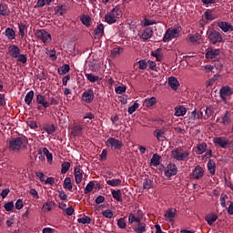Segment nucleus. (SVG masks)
<instances>
[{
	"instance_id": "f257e3e1",
	"label": "nucleus",
	"mask_w": 233,
	"mask_h": 233,
	"mask_svg": "<svg viewBox=\"0 0 233 233\" xmlns=\"http://www.w3.org/2000/svg\"><path fill=\"white\" fill-rule=\"evenodd\" d=\"M8 147L11 152H23L28 147V139L25 137L12 138Z\"/></svg>"
},
{
	"instance_id": "f03ea898",
	"label": "nucleus",
	"mask_w": 233,
	"mask_h": 233,
	"mask_svg": "<svg viewBox=\"0 0 233 233\" xmlns=\"http://www.w3.org/2000/svg\"><path fill=\"white\" fill-rule=\"evenodd\" d=\"M123 12H125V7L123 5H116L105 15L106 23H107V25H114L115 23H117V20L123 17Z\"/></svg>"
},
{
	"instance_id": "7ed1b4c3",
	"label": "nucleus",
	"mask_w": 233,
	"mask_h": 233,
	"mask_svg": "<svg viewBox=\"0 0 233 233\" xmlns=\"http://www.w3.org/2000/svg\"><path fill=\"white\" fill-rule=\"evenodd\" d=\"M189 156L190 152L183 150L181 148H176L171 151V157L177 159V161H187Z\"/></svg>"
},
{
	"instance_id": "20e7f679",
	"label": "nucleus",
	"mask_w": 233,
	"mask_h": 233,
	"mask_svg": "<svg viewBox=\"0 0 233 233\" xmlns=\"http://www.w3.org/2000/svg\"><path fill=\"white\" fill-rule=\"evenodd\" d=\"M179 27H170L168 28L163 37V42L164 43H170L172 39H176V37H179Z\"/></svg>"
},
{
	"instance_id": "39448f33",
	"label": "nucleus",
	"mask_w": 233,
	"mask_h": 233,
	"mask_svg": "<svg viewBox=\"0 0 233 233\" xmlns=\"http://www.w3.org/2000/svg\"><path fill=\"white\" fill-rule=\"evenodd\" d=\"M106 147L111 148L112 150H121L123 148V142L115 137H109L106 141Z\"/></svg>"
},
{
	"instance_id": "423d86ee",
	"label": "nucleus",
	"mask_w": 233,
	"mask_h": 233,
	"mask_svg": "<svg viewBox=\"0 0 233 233\" xmlns=\"http://www.w3.org/2000/svg\"><path fill=\"white\" fill-rule=\"evenodd\" d=\"M208 37L209 41H211L212 45H216V43H221V41H223V36H221V34L212 29L208 31Z\"/></svg>"
},
{
	"instance_id": "0eeeda50",
	"label": "nucleus",
	"mask_w": 233,
	"mask_h": 233,
	"mask_svg": "<svg viewBox=\"0 0 233 233\" xmlns=\"http://www.w3.org/2000/svg\"><path fill=\"white\" fill-rule=\"evenodd\" d=\"M35 35L38 39H40L44 43H50V41H52V35H50V33L46 32V30L45 29H40L36 31Z\"/></svg>"
},
{
	"instance_id": "6e6552de",
	"label": "nucleus",
	"mask_w": 233,
	"mask_h": 233,
	"mask_svg": "<svg viewBox=\"0 0 233 233\" xmlns=\"http://www.w3.org/2000/svg\"><path fill=\"white\" fill-rule=\"evenodd\" d=\"M213 143L220 148H227L230 145V141L225 137H218L213 138Z\"/></svg>"
},
{
	"instance_id": "1a4fd4ad",
	"label": "nucleus",
	"mask_w": 233,
	"mask_h": 233,
	"mask_svg": "<svg viewBox=\"0 0 233 233\" xmlns=\"http://www.w3.org/2000/svg\"><path fill=\"white\" fill-rule=\"evenodd\" d=\"M152 35H154V30H152V27H147L138 34V37L144 41H148Z\"/></svg>"
},
{
	"instance_id": "9d476101",
	"label": "nucleus",
	"mask_w": 233,
	"mask_h": 233,
	"mask_svg": "<svg viewBox=\"0 0 233 233\" xmlns=\"http://www.w3.org/2000/svg\"><path fill=\"white\" fill-rule=\"evenodd\" d=\"M205 176V170L200 166L195 167L191 173L192 179H201Z\"/></svg>"
},
{
	"instance_id": "9b49d317",
	"label": "nucleus",
	"mask_w": 233,
	"mask_h": 233,
	"mask_svg": "<svg viewBox=\"0 0 233 233\" xmlns=\"http://www.w3.org/2000/svg\"><path fill=\"white\" fill-rule=\"evenodd\" d=\"M177 174V167L176 164H168L165 169L166 177H172Z\"/></svg>"
},
{
	"instance_id": "f8f14e48",
	"label": "nucleus",
	"mask_w": 233,
	"mask_h": 233,
	"mask_svg": "<svg viewBox=\"0 0 233 233\" xmlns=\"http://www.w3.org/2000/svg\"><path fill=\"white\" fill-rule=\"evenodd\" d=\"M233 94V89L230 86H226L220 89V97L223 101H227V97H230Z\"/></svg>"
},
{
	"instance_id": "ddd939ff",
	"label": "nucleus",
	"mask_w": 233,
	"mask_h": 233,
	"mask_svg": "<svg viewBox=\"0 0 233 233\" xmlns=\"http://www.w3.org/2000/svg\"><path fill=\"white\" fill-rule=\"evenodd\" d=\"M20 54H21V49H19V46H14V45L8 46V55L10 56V57H13L14 59H17Z\"/></svg>"
},
{
	"instance_id": "4468645a",
	"label": "nucleus",
	"mask_w": 233,
	"mask_h": 233,
	"mask_svg": "<svg viewBox=\"0 0 233 233\" xmlns=\"http://www.w3.org/2000/svg\"><path fill=\"white\" fill-rule=\"evenodd\" d=\"M82 100L85 103H92L94 101V90L87 89L82 94Z\"/></svg>"
},
{
	"instance_id": "2eb2a0df",
	"label": "nucleus",
	"mask_w": 233,
	"mask_h": 233,
	"mask_svg": "<svg viewBox=\"0 0 233 233\" xmlns=\"http://www.w3.org/2000/svg\"><path fill=\"white\" fill-rule=\"evenodd\" d=\"M176 209L169 208L166 211L164 218L166 221H169V223H174V218H176Z\"/></svg>"
},
{
	"instance_id": "dca6fc26",
	"label": "nucleus",
	"mask_w": 233,
	"mask_h": 233,
	"mask_svg": "<svg viewBox=\"0 0 233 233\" xmlns=\"http://www.w3.org/2000/svg\"><path fill=\"white\" fill-rule=\"evenodd\" d=\"M55 206H56L55 201L48 200L46 203H44V205L42 207V212L44 214H48V212H52Z\"/></svg>"
},
{
	"instance_id": "f3484780",
	"label": "nucleus",
	"mask_w": 233,
	"mask_h": 233,
	"mask_svg": "<svg viewBox=\"0 0 233 233\" xmlns=\"http://www.w3.org/2000/svg\"><path fill=\"white\" fill-rule=\"evenodd\" d=\"M221 54V51L219 49H208L206 57L207 59H216Z\"/></svg>"
},
{
	"instance_id": "a211bd4d",
	"label": "nucleus",
	"mask_w": 233,
	"mask_h": 233,
	"mask_svg": "<svg viewBox=\"0 0 233 233\" xmlns=\"http://www.w3.org/2000/svg\"><path fill=\"white\" fill-rule=\"evenodd\" d=\"M74 176H75L76 185H79L81 181H83V171H81L79 167H75Z\"/></svg>"
},
{
	"instance_id": "6ab92c4d",
	"label": "nucleus",
	"mask_w": 233,
	"mask_h": 233,
	"mask_svg": "<svg viewBox=\"0 0 233 233\" xmlns=\"http://www.w3.org/2000/svg\"><path fill=\"white\" fill-rule=\"evenodd\" d=\"M167 85L172 88L173 90H177L179 88V81L177 80L176 77L170 76L167 79Z\"/></svg>"
},
{
	"instance_id": "aec40b11",
	"label": "nucleus",
	"mask_w": 233,
	"mask_h": 233,
	"mask_svg": "<svg viewBox=\"0 0 233 233\" xmlns=\"http://www.w3.org/2000/svg\"><path fill=\"white\" fill-rule=\"evenodd\" d=\"M36 102L38 105H42L44 108H48L50 106V103L46 101V98L43 95L36 96Z\"/></svg>"
},
{
	"instance_id": "412c9836",
	"label": "nucleus",
	"mask_w": 233,
	"mask_h": 233,
	"mask_svg": "<svg viewBox=\"0 0 233 233\" xmlns=\"http://www.w3.org/2000/svg\"><path fill=\"white\" fill-rule=\"evenodd\" d=\"M187 40L189 43H192L193 45H199V41L201 40V35L196 33L194 35H188Z\"/></svg>"
},
{
	"instance_id": "4be33fe9",
	"label": "nucleus",
	"mask_w": 233,
	"mask_h": 233,
	"mask_svg": "<svg viewBox=\"0 0 233 233\" xmlns=\"http://www.w3.org/2000/svg\"><path fill=\"white\" fill-rule=\"evenodd\" d=\"M104 34H105V25L103 24H100L95 29V37L96 39H100V37H103Z\"/></svg>"
},
{
	"instance_id": "5701e85b",
	"label": "nucleus",
	"mask_w": 233,
	"mask_h": 233,
	"mask_svg": "<svg viewBox=\"0 0 233 233\" xmlns=\"http://www.w3.org/2000/svg\"><path fill=\"white\" fill-rule=\"evenodd\" d=\"M218 26L222 29V32H233V26L228 22H220Z\"/></svg>"
},
{
	"instance_id": "b1692460",
	"label": "nucleus",
	"mask_w": 233,
	"mask_h": 233,
	"mask_svg": "<svg viewBox=\"0 0 233 233\" xmlns=\"http://www.w3.org/2000/svg\"><path fill=\"white\" fill-rule=\"evenodd\" d=\"M71 134L72 136H74L75 137L77 136H81V134H83V126L81 125H76L71 128Z\"/></svg>"
},
{
	"instance_id": "393cba45",
	"label": "nucleus",
	"mask_w": 233,
	"mask_h": 233,
	"mask_svg": "<svg viewBox=\"0 0 233 233\" xmlns=\"http://www.w3.org/2000/svg\"><path fill=\"white\" fill-rule=\"evenodd\" d=\"M156 103H157L156 96H152L150 98H146L144 100V106L146 108H152V106H154V105H156Z\"/></svg>"
},
{
	"instance_id": "a878e982",
	"label": "nucleus",
	"mask_w": 233,
	"mask_h": 233,
	"mask_svg": "<svg viewBox=\"0 0 233 233\" xmlns=\"http://www.w3.org/2000/svg\"><path fill=\"white\" fill-rule=\"evenodd\" d=\"M187 114V108L183 106H178L175 107V116L176 117H181Z\"/></svg>"
},
{
	"instance_id": "bb28decb",
	"label": "nucleus",
	"mask_w": 233,
	"mask_h": 233,
	"mask_svg": "<svg viewBox=\"0 0 233 233\" xmlns=\"http://www.w3.org/2000/svg\"><path fill=\"white\" fill-rule=\"evenodd\" d=\"M134 230L136 233H144L147 232V224L138 222L137 226H135Z\"/></svg>"
},
{
	"instance_id": "cd10ccee",
	"label": "nucleus",
	"mask_w": 233,
	"mask_h": 233,
	"mask_svg": "<svg viewBox=\"0 0 233 233\" xmlns=\"http://www.w3.org/2000/svg\"><path fill=\"white\" fill-rule=\"evenodd\" d=\"M208 170L209 174H211V176H214V174H216V162H214V160L209 159L208 161Z\"/></svg>"
},
{
	"instance_id": "c85d7f7f",
	"label": "nucleus",
	"mask_w": 233,
	"mask_h": 233,
	"mask_svg": "<svg viewBox=\"0 0 233 233\" xmlns=\"http://www.w3.org/2000/svg\"><path fill=\"white\" fill-rule=\"evenodd\" d=\"M160 163H161V157H159V155L157 154H154L150 161V166L158 167Z\"/></svg>"
},
{
	"instance_id": "c756f323",
	"label": "nucleus",
	"mask_w": 233,
	"mask_h": 233,
	"mask_svg": "<svg viewBox=\"0 0 233 233\" xmlns=\"http://www.w3.org/2000/svg\"><path fill=\"white\" fill-rule=\"evenodd\" d=\"M111 195L113 196L114 199H116V201H118V202L123 201V195L121 194L120 189H117V190L113 189L111 191Z\"/></svg>"
},
{
	"instance_id": "7c9ffc66",
	"label": "nucleus",
	"mask_w": 233,
	"mask_h": 233,
	"mask_svg": "<svg viewBox=\"0 0 233 233\" xmlns=\"http://www.w3.org/2000/svg\"><path fill=\"white\" fill-rule=\"evenodd\" d=\"M0 15H10V9L5 4H0Z\"/></svg>"
},
{
	"instance_id": "2f4dec72",
	"label": "nucleus",
	"mask_w": 233,
	"mask_h": 233,
	"mask_svg": "<svg viewBox=\"0 0 233 233\" xmlns=\"http://www.w3.org/2000/svg\"><path fill=\"white\" fill-rule=\"evenodd\" d=\"M205 219H206L208 225H213V223H215V221L218 219V215H216V214L207 215Z\"/></svg>"
},
{
	"instance_id": "473e14b6",
	"label": "nucleus",
	"mask_w": 233,
	"mask_h": 233,
	"mask_svg": "<svg viewBox=\"0 0 233 233\" xmlns=\"http://www.w3.org/2000/svg\"><path fill=\"white\" fill-rule=\"evenodd\" d=\"M68 72H70V66L68 64H65L58 68V74L60 76H65V74H68Z\"/></svg>"
},
{
	"instance_id": "72a5a7b5",
	"label": "nucleus",
	"mask_w": 233,
	"mask_h": 233,
	"mask_svg": "<svg viewBox=\"0 0 233 233\" xmlns=\"http://www.w3.org/2000/svg\"><path fill=\"white\" fill-rule=\"evenodd\" d=\"M42 152L46 156L48 163H52V161H54V156L52 155V153H50L48 148L43 147Z\"/></svg>"
},
{
	"instance_id": "f704fd0d",
	"label": "nucleus",
	"mask_w": 233,
	"mask_h": 233,
	"mask_svg": "<svg viewBox=\"0 0 233 233\" xmlns=\"http://www.w3.org/2000/svg\"><path fill=\"white\" fill-rule=\"evenodd\" d=\"M106 183L109 187H119V185H121V179L113 178V179L106 180Z\"/></svg>"
},
{
	"instance_id": "c9c22d12",
	"label": "nucleus",
	"mask_w": 233,
	"mask_h": 233,
	"mask_svg": "<svg viewBox=\"0 0 233 233\" xmlns=\"http://www.w3.org/2000/svg\"><path fill=\"white\" fill-rule=\"evenodd\" d=\"M154 136L157 137L158 141H164L165 140V130L157 129L154 131Z\"/></svg>"
},
{
	"instance_id": "e433bc0d",
	"label": "nucleus",
	"mask_w": 233,
	"mask_h": 233,
	"mask_svg": "<svg viewBox=\"0 0 233 233\" xmlns=\"http://www.w3.org/2000/svg\"><path fill=\"white\" fill-rule=\"evenodd\" d=\"M206 151H207V144L206 143H201L197 146V150H196L197 154H198V155L205 154Z\"/></svg>"
},
{
	"instance_id": "4c0bfd02",
	"label": "nucleus",
	"mask_w": 233,
	"mask_h": 233,
	"mask_svg": "<svg viewBox=\"0 0 233 233\" xmlns=\"http://www.w3.org/2000/svg\"><path fill=\"white\" fill-rule=\"evenodd\" d=\"M80 21L82 25H85V26H90V24L92 23V18H90L86 15H84L81 16Z\"/></svg>"
},
{
	"instance_id": "58836bf2",
	"label": "nucleus",
	"mask_w": 233,
	"mask_h": 233,
	"mask_svg": "<svg viewBox=\"0 0 233 233\" xmlns=\"http://www.w3.org/2000/svg\"><path fill=\"white\" fill-rule=\"evenodd\" d=\"M152 187H154V181L146 178L143 182V188L144 190H150V188H152Z\"/></svg>"
},
{
	"instance_id": "ea45409f",
	"label": "nucleus",
	"mask_w": 233,
	"mask_h": 233,
	"mask_svg": "<svg viewBox=\"0 0 233 233\" xmlns=\"http://www.w3.org/2000/svg\"><path fill=\"white\" fill-rule=\"evenodd\" d=\"M5 35L10 40L15 39V31H14V29H12L10 27H7L5 29Z\"/></svg>"
},
{
	"instance_id": "a19ab883",
	"label": "nucleus",
	"mask_w": 233,
	"mask_h": 233,
	"mask_svg": "<svg viewBox=\"0 0 233 233\" xmlns=\"http://www.w3.org/2000/svg\"><path fill=\"white\" fill-rule=\"evenodd\" d=\"M34 99V91H29L25 97V103L26 105H31L32 101Z\"/></svg>"
},
{
	"instance_id": "79ce46f5",
	"label": "nucleus",
	"mask_w": 233,
	"mask_h": 233,
	"mask_svg": "<svg viewBox=\"0 0 233 233\" xmlns=\"http://www.w3.org/2000/svg\"><path fill=\"white\" fill-rule=\"evenodd\" d=\"M64 187L65 188H67V190H70L72 191V178L70 177H66L65 180H64Z\"/></svg>"
},
{
	"instance_id": "37998d69",
	"label": "nucleus",
	"mask_w": 233,
	"mask_h": 233,
	"mask_svg": "<svg viewBox=\"0 0 233 233\" xmlns=\"http://www.w3.org/2000/svg\"><path fill=\"white\" fill-rule=\"evenodd\" d=\"M86 77L87 80L90 81V83H96V81L99 80V76H95L94 74H86Z\"/></svg>"
},
{
	"instance_id": "c03bdc74",
	"label": "nucleus",
	"mask_w": 233,
	"mask_h": 233,
	"mask_svg": "<svg viewBox=\"0 0 233 233\" xmlns=\"http://www.w3.org/2000/svg\"><path fill=\"white\" fill-rule=\"evenodd\" d=\"M94 181H90L86 186V188L84 189L85 194H90V192H92V190H94Z\"/></svg>"
},
{
	"instance_id": "a18cd8bd",
	"label": "nucleus",
	"mask_w": 233,
	"mask_h": 233,
	"mask_svg": "<svg viewBox=\"0 0 233 233\" xmlns=\"http://www.w3.org/2000/svg\"><path fill=\"white\" fill-rule=\"evenodd\" d=\"M102 216H104V218H106L107 219H112V218H114V212L110 209H106L102 211Z\"/></svg>"
},
{
	"instance_id": "49530a36",
	"label": "nucleus",
	"mask_w": 233,
	"mask_h": 233,
	"mask_svg": "<svg viewBox=\"0 0 233 233\" xmlns=\"http://www.w3.org/2000/svg\"><path fill=\"white\" fill-rule=\"evenodd\" d=\"M61 167V174H66V172L70 170V162H64L62 163Z\"/></svg>"
},
{
	"instance_id": "de8ad7c7",
	"label": "nucleus",
	"mask_w": 233,
	"mask_h": 233,
	"mask_svg": "<svg viewBox=\"0 0 233 233\" xmlns=\"http://www.w3.org/2000/svg\"><path fill=\"white\" fill-rule=\"evenodd\" d=\"M19 28V35L21 37H25V30H26V25L25 23H21L18 25Z\"/></svg>"
},
{
	"instance_id": "09e8293b",
	"label": "nucleus",
	"mask_w": 233,
	"mask_h": 233,
	"mask_svg": "<svg viewBox=\"0 0 233 233\" xmlns=\"http://www.w3.org/2000/svg\"><path fill=\"white\" fill-rule=\"evenodd\" d=\"M118 228H127V221L125 220V218H121L117 220L116 223Z\"/></svg>"
},
{
	"instance_id": "8fccbe9b",
	"label": "nucleus",
	"mask_w": 233,
	"mask_h": 233,
	"mask_svg": "<svg viewBox=\"0 0 233 233\" xmlns=\"http://www.w3.org/2000/svg\"><path fill=\"white\" fill-rule=\"evenodd\" d=\"M4 208L6 212H12V210H14V202L10 201L5 203Z\"/></svg>"
},
{
	"instance_id": "3c124183",
	"label": "nucleus",
	"mask_w": 233,
	"mask_h": 233,
	"mask_svg": "<svg viewBox=\"0 0 233 233\" xmlns=\"http://www.w3.org/2000/svg\"><path fill=\"white\" fill-rule=\"evenodd\" d=\"M78 223H81L82 225H88L91 223L92 219L88 217L80 218L77 219Z\"/></svg>"
},
{
	"instance_id": "603ef678",
	"label": "nucleus",
	"mask_w": 233,
	"mask_h": 233,
	"mask_svg": "<svg viewBox=\"0 0 233 233\" xmlns=\"http://www.w3.org/2000/svg\"><path fill=\"white\" fill-rule=\"evenodd\" d=\"M121 50H123L121 47L114 48V49L111 51V57L114 58V57H117V56H120Z\"/></svg>"
},
{
	"instance_id": "864d4df0",
	"label": "nucleus",
	"mask_w": 233,
	"mask_h": 233,
	"mask_svg": "<svg viewBox=\"0 0 233 233\" xmlns=\"http://www.w3.org/2000/svg\"><path fill=\"white\" fill-rule=\"evenodd\" d=\"M191 117L193 119H202L203 118V113L201 111H198V113L196 112V109L191 113Z\"/></svg>"
},
{
	"instance_id": "5fc2aeb1",
	"label": "nucleus",
	"mask_w": 233,
	"mask_h": 233,
	"mask_svg": "<svg viewBox=\"0 0 233 233\" xmlns=\"http://www.w3.org/2000/svg\"><path fill=\"white\" fill-rule=\"evenodd\" d=\"M137 108H139V104L135 103L134 105L128 107L127 112L128 114L132 115L134 112H136V110H137Z\"/></svg>"
},
{
	"instance_id": "6e6d98bb",
	"label": "nucleus",
	"mask_w": 233,
	"mask_h": 233,
	"mask_svg": "<svg viewBox=\"0 0 233 233\" xmlns=\"http://www.w3.org/2000/svg\"><path fill=\"white\" fill-rule=\"evenodd\" d=\"M128 221H129L130 224L141 222V220H139V218H136V216L132 213L129 214Z\"/></svg>"
},
{
	"instance_id": "4d7b16f0",
	"label": "nucleus",
	"mask_w": 233,
	"mask_h": 233,
	"mask_svg": "<svg viewBox=\"0 0 233 233\" xmlns=\"http://www.w3.org/2000/svg\"><path fill=\"white\" fill-rule=\"evenodd\" d=\"M223 125H230V115L228 113H226L225 116L222 118Z\"/></svg>"
},
{
	"instance_id": "13d9d810",
	"label": "nucleus",
	"mask_w": 233,
	"mask_h": 233,
	"mask_svg": "<svg viewBox=\"0 0 233 233\" xmlns=\"http://www.w3.org/2000/svg\"><path fill=\"white\" fill-rule=\"evenodd\" d=\"M16 59L17 61H19V63H23V65H25V63H26L27 61L26 56L21 55V53L18 54V56L16 57Z\"/></svg>"
},
{
	"instance_id": "bf43d9fd",
	"label": "nucleus",
	"mask_w": 233,
	"mask_h": 233,
	"mask_svg": "<svg viewBox=\"0 0 233 233\" xmlns=\"http://www.w3.org/2000/svg\"><path fill=\"white\" fill-rule=\"evenodd\" d=\"M15 207L16 210H21V208H23V207H25V204L23 203V199H18L15 202Z\"/></svg>"
},
{
	"instance_id": "052dcab7",
	"label": "nucleus",
	"mask_w": 233,
	"mask_h": 233,
	"mask_svg": "<svg viewBox=\"0 0 233 233\" xmlns=\"http://www.w3.org/2000/svg\"><path fill=\"white\" fill-rule=\"evenodd\" d=\"M45 130L47 134H54V132H56V127H54V125L47 126L45 127Z\"/></svg>"
},
{
	"instance_id": "680f3d73",
	"label": "nucleus",
	"mask_w": 233,
	"mask_h": 233,
	"mask_svg": "<svg viewBox=\"0 0 233 233\" xmlns=\"http://www.w3.org/2000/svg\"><path fill=\"white\" fill-rule=\"evenodd\" d=\"M27 127H31V128H37V122H35V120H27L26 122Z\"/></svg>"
},
{
	"instance_id": "e2e57ef3",
	"label": "nucleus",
	"mask_w": 233,
	"mask_h": 233,
	"mask_svg": "<svg viewBox=\"0 0 233 233\" xmlns=\"http://www.w3.org/2000/svg\"><path fill=\"white\" fill-rule=\"evenodd\" d=\"M138 64H139V68H140V70H147V61H145V60H140V61L138 62Z\"/></svg>"
},
{
	"instance_id": "0e129e2a",
	"label": "nucleus",
	"mask_w": 233,
	"mask_h": 233,
	"mask_svg": "<svg viewBox=\"0 0 233 233\" xmlns=\"http://www.w3.org/2000/svg\"><path fill=\"white\" fill-rule=\"evenodd\" d=\"M116 94H124V92H127L126 86H117L116 89Z\"/></svg>"
},
{
	"instance_id": "69168bd1",
	"label": "nucleus",
	"mask_w": 233,
	"mask_h": 233,
	"mask_svg": "<svg viewBox=\"0 0 233 233\" xmlns=\"http://www.w3.org/2000/svg\"><path fill=\"white\" fill-rule=\"evenodd\" d=\"M58 196H59L60 199H62L63 201H66V199L67 198L66 193H65V191H63V190L58 191Z\"/></svg>"
},
{
	"instance_id": "338daca9",
	"label": "nucleus",
	"mask_w": 233,
	"mask_h": 233,
	"mask_svg": "<svg viewBox=\"0 0 233 233\" xmlns=\"http://www.w3.org/2000/svg\"><path fill=\"white\" fill-rule=\"evenodd\" d=\"M42 233H56V229L52 228H44Z\"/></svg>"
},
{
	"instance_id": "774afa93",
	"label": "nucleus",
	"mask_w": 233,
	"mask_h": 233,
	"mask_svg": "<svg viewBox=\"0 0 233 233\" xmlns=\"http://www.w3.org/2000/svg\"><path fill=\"white\" fill-rule=\"evenodd\" d=\"M65 212H66V214L67 216H72V215L74 214L75 210H74V208L69 207V208H67L65 210Z\"/></svg>"
}]
</instances>
